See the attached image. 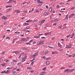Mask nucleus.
<instances>
[{
  "instance_id": "1",
  "label": "nucleus",
  "mask_w": 75,
  "mask_h": 75,
  "mask_svg": "<svg viewBox=\"0 0 75 75\" xmlns=\"http://www.w3.org/2000/svg\"><path fill=\"white\" fill-rule=\"evenodd\" d=\"M39 42H40V43L37 44V45H40L44 44V41L41 40Z\"/></svg>"
},
{
  "instance_id": "2",
  "label": "nucleus",
  "mask_w": 75,
  "mask_h": 75,
  "mask_svg": "<svg viewBox=\"0 0 75 75\" xmlns=\"http://www.w3.org/2000/svg\"><path fill=\"white\" fill-rule=\"evenodd\" d=\"M21 41H27V40L25 38H22L21 39Z\"/></svg>"
},
{
  "instance_id": "3",
  "label": "nucleus",
  "mask_w": 75,
  "mask_h": 75,
  "mask_svg": "<svg viewBox=\"0 0 75 75\" xmlns=\"http://www.w3.org/2000/svg\"><path fill=\"white\" fill-rule=\"evenodd\" d=\"M48 14H49V13L48 12H44V16H47V15H48Z\"/></svg>"
},
{
  "instance_id": "4",
  "label": "nucleus",
  "mask_w": 75,
  "mask_h": 75,
  "mask_svg": "<svg viewBox=\"0 0 75 75\" xmlns=\"http://www.w3.org/2000/svg\"><path fill=\"white\" fill-rule=\"evenodd\" d=\"M74 69H69L68 71V72L69 73V72H72V71H74Z\"/></svg>"
},
{
  "instance_id": "5",
  "label": "nucleus",
  "mask_w": 75,
  "mask_h": 75,
  "mask_svg": "<svg viewBox=\"0 0 75 75\" xmlns=\"http://www.w3.org/2000/svg\"><path fill=\"white\" fill-rule=\"evenodd\" d=\"M58 47H60V48H62V45H61V44H60L59 42H58Z\"/></svg>"
},
{
  "instance_id": "6",
  "label": "nucleus",
  "mask_w": 75,
  "mask_h": 75,
  "mask_svg": "<svg viewBox=\"0 0 75 75\" xmlns=\"http://www.w3.org/2000/svg\"><path fill=\"white\" fill-rule=\"evenodd\" d=\"M66 48H71V45H67V46L66 47Z\"/></svg>"
},
{
  "instance_id": "7",
  "label": "nucleus",
  "mask_w": 75,
  "mask_h": 75,
  "mask_svg": "<svg viewBox=\"0 0 75 75\" xmlns=\"http://www.w3.org/2000/svg\"><path fill=\"white\" fill-rule=\"evenodd\" d=\"M12 52L13 53H15L16 54H18V53H19V52L18 51H16L14 52Z\"/></svg>"
},
{
  "instance_id": "8",
  "label": "nucleus",
  "mask_w": 75,
  "mask_h": 75,
  "mask_svg": "<svg viewBox=\"0 0 75 75\" xmlns=\"http://www.w3.org/2000/svg\"><path fill=\"white\" fill-rule=\"evenodd\" d=\"M2 19H4V20H6V19H7V17L4 16L2 17Z\"/></svg>"
},
{
  "instance_id": "9",
  "label": "nucleus",
  "mask_w": 75,
  "mask_h": 75,
  "mask_svg": "<svg viewBox=\"0 0 75 75\" xmlns=\"http://www.w3.org/2000/svg\"><path fill=\"white\" fill-rule=\"evenodd\" d=\"M45 71H42L40 74V75H44V73H45Z\"/></svg>"
},
{
  "instance_id": "10",
  "label": "nucleus",
  "mask_w": 75,
  "mask_h": 75,
  "mask_svg": "<svg viewBox=\"0 0 75 75\" xmlns=\"http://www.w3.org/2000/svg\"><path fill=\"white\" fill-rule=\"evenodd\" d=\"M33 21L32 20H28L26 21V23H29L30 22H32Z\"/></svg>"
},
{
  "instance_id": "11",
  "label": "nucleus",
  "mask_w": 75,
  "mask_h": 75,
  "mask_svg": "<svg viewBox=\"0 0 75 75\" xmlns=\"http://www.w3.org/2000/svg\"><path fill=\"white\" fill-rule=\"evenodd\" d=\"M22 59H23L22 60V62H23L25 61V58H22Z\"/></svg>"
},
{
  "instance_id": "12",
  "label": "nucleus",
  "mask_w": 75,
  "mask_h": 75,
  "mask_svg": "<svg viewBox=\"0 0 75 75\" xmlns=\"http://www.w3.org/2000/svg\"><path fill=\"white\" fill-rule=\"evenodd\" d=\"M45 22V20H43L41 22V23H40V24H42V23H44Z\"/></svg>"
},
{
  "instance_id": "13",
  "label": "nucleus",
  "mask_w": 75,
  "mask_h": 75,
  "mask_svg": "<svg viewBox=\"0 0 75 75\" xmlns=\"http://www.w3.org/2000/svg\"><path fill=\"white\" fill-rule=\"evenodd\" d=\"M25 25H29V23H25L23 24V26H25Z\"/></svg>"
},
{
  "instance_id": "14",
  "label": "nucleus",
  "mask_w": 75,
  "mask_h": 75,
  "mask_svg": "<svg viewBox=\"0 0 75 75\" xmlns=\"http://www.w3.org/2000/svg\"><path fill=\"white\" fill-rule=\"evenodd\" d=\"M34 38H40V36H35L34 37Z\"/></svg>"
},
{
  "instance_id": "15",
  "label": "nucleus",
  "mask_w": 75,
  "mask_h": 75,
  "mask_svg": "<svg viewBox=\"0 0 75 75\" xmlns=\"http://www.w3.org/2000/svg\"><path fill=\"white\" fill-rule=\"evenodd\" d=\"M1 74H6V71H2L1 72Z\"/></svg>"
},
{
  "instance_id": "16",
  "label": "nucleus",
  "mask_w": 75,
  "mask_h": 75,
  "mask_svg": "<svg viewBox=\"0 0 75 75\" xmlns=\"http://www.w3.org/2000/svg\"><path fill=\"white\" fill-rule=\"evenodd\" d=\"M10 10H11V8H9L8 9H7V10H6V12H8V11H10Z\"/></svg>"
},
{
  "instance_id": "17",
  "label": "nucleus",
  "mask_w": 75,
  "mask_h": 75,
  "mask_svg": "<svg viewBox=\"0 0 75 75\" xmlns=\"http://www.w3.org/2000/svg\"><path fill=\"white\" fill-rule=\"evenodd\" d=\"M15 34H20V32H15Z\"/></svg>"
},
{
  "instance_id": "18",
  "label": "nucleus",
  "mask_w": 75,
  "mask_h": 75,
  "mask_svg": "<svg viewBox=\"0 0 75 75\" xmlns=\"http://www.w3.org/2000/svg\"><path fill=\"white\" fill-rule=\"evenodd\" d=\"M49 52H48V51H45V54H48Z\"/></svg>"
},
{
  "instance_id": "19",
  "label": "nucleus",
  "mask_w": 75,
  "mask_h": 75,
  "mask_svg": "<svg viewBox=\"0 0 75 75\" xmlns=\"http://www.w3.org/2000/svg\"><path fill=\"white\" fill-rule=\"evenodd\" d=\"M17 65L18 66H20V65H21V62H19V63H18Z\"/></svg>"
},
{
  "instance_id": "20",
  "label": "nucleus",
  "mask_w": 75,
  "mask_h": 75,
  "mask_svg": "<svg viewBox=\"0 0 75 75\" xmlns=\"http://www.w3.org/2000/svg\"><path fill=\"white\" fill-rule=\"evenodd\" d=\"M74 33H73L72 34L71 38H73V36H74Z\"/></svg>"
},
{
  "instance_id": "21",
  "label": "nucleus",
  "mask_w": 75,
  "mask_h": 75,
  "mask_svg": "<svg viewBox=\"0 0 75 75\" xmlns=\"http://www.w3.org/2000/svg\"><path fill=\"white\" fill-rule=\"evenodd\" d=\"M22 49L23 50H26V51H28V49L25 48H23Z\"/></svg>"
},
{
  "instance_id": "22",
  "label": "nucleus",
  "mask_w": 75,
  "mask_h": 75,
  "mask_svg": "<svg viewBox=\"0 0 75 75\" xmlns=\"http://www.w3.org/2000/svg\"><path fill=\"white\" fill-rule=\"evenodd\" d=\"M62 26L61 25L58 27V28L59 29H60V30H62Z\"/></svg>"
},
{
  "instance_id": "23",
  "label": "nucleus",
  "mask_w": 75,
  "mask_h": 75,
  "mask_svg": "<svg viewBox=\"0 0 75 75\" xmlns=\"http://www.w3.org/2000/svg\"><path fill=\"white\" fill-rule=\"evenodd\" d=\"M49 64H50V62H47L46 63V65H48Z\"/></svg>"
},
{
  "instance_id": "24",
  "label": "nucleus",
  "mask_w": 75,
  "mask_h": 75,
  "mask_svg": "<svg viewBox=\"0 0 75 75\" xmlns=\"http://www.w3.org/2000/svg\"><path fill=\"white\" fill-rule=\"evenodd\" d=\"M35 57H36V56L35 55V54H34L33 55L32 57H33V58L35 59Z\"/></svg>"
},
{
  "instance_id": "25",
  "label": "nucleus",
  "mask_w": 75,
  "mask_h": 75,
  "mask_svg": "<svg viewBox=\"0 0 75 75\" xmlns=\"http://www.w3.org/2000/svg\"><path fill=\"white\" fill-rule=\"evenodd\" d=\"M17 40V38H15V39H14L13 41V44H14V41H15V40Z\"/></svg>"
},
{
  "instance_id": "26",
  "label": "nucleus",
  "mask_w": 75,
  "mask_h": 75,
  "mask_svg": "<svg viewBox=\"0 0 75 75\" xmlns=\"http://www.w3.org/2000/svg\"><path fill=\"white\" fill-rule=\"evenodd\" d=\"M35 54L36 56H37V55H38V52H37L36 53H35Z\"/></svg>"
},
{
  "instance_id": "27",
  "label": "nucleus",
  "mask_w": 75,
  "mask_h": 75,
  "mask_svg": "<svg viewBox=\"0 0 75 75\" xmlns=\"http://www.w3.org/2000/svg\"><path fill=\"white\" fill-rule=\"evenodd\" d=\"M69 69H67L65 70H64V72H68V71H69Z\"/></svg>"
},
{
  "instance_id": "28",
  "label": "nucleus",
  "mask_w": 75,
  "mask_h": 75,
  "mask_svg": "<svg viewBox=\"0 0 75 75\" xmlns=\"http://www.w3.org/2000/svg\"><path fill=\"white\" fill-rule=\"evenodd\" d=\"M12 7L11 6H6L5 7L6 8H8V7Z\"/></svg>"
},
{
  "instance_id": "29",
  "label": "nucleus",
  "mask_w": 75,
  "mask_h": 75,
  "mask_svg": "<svg viewBox=\"0 0 75 75\" xmlns=\"http://www.w3.org/2000/svg\"><path fill=\"white\" fill-rule=\"evenodd\" d=\"M52 9L51 8H49V11H50H50H52Z\"/></svg>"
},
{
  "instance_id": "30",
  "label": "nucleus",
  "mask_w": 75,
  "mask_h": 75,
  "mask_svg": "<svg viewBox=\"0 0 75 75\" xmlns=\"http://www.w3.org/2000/svg\"><path fill=\"white\" fill-rule=\"evenodd\" d=\"M54 21H59V19H55L54 20Z\"/></svg>"
},
{
  "instance_id": "31",
  "label": "nucleus",
  "mask_w": 75,
  "mask_h": 75,
  "mask_svg": "<svg viewBox=\"0 0 75 75\" xmlns=\"http://www.w3.org/2000/svg\"><path fill=\"white\" fill-rule=\"evenodd\" d=\"M30 28V27L28 26L25 28V29H29V28Z\"/></svg>"
},
{
  "instance_id": "32",
  "label": "nucleus",
  "mask_w": 75,
  "mask_h": 75,
  "mask_svg": "<svg viewBox=\"0 0 75 75\" xmlns=\"http://www.w3.org/2000/svg\"><path fill=\"white\" fill-rule=\"evenodd\" d=\"M34 61L32 62L31 63V65H34Z\"/></svg>"
},
{
  "instance_id": "33",
  "label": "nucleus",
  "mask_w": 75,
  "mask_h": 75,
  "mask_svg": "<svg viewBox=\"0 0 75 75\" xmlns=\"http://www.w3.org/2000/svg\"><path fill=\"white\" fill-rule=\"evenodd\" d=\"M16 11L17 13H20V11L19 10H18V11L16 10Z\"/></svg>"
},
{
  "instance_id": "34",
  "label": "nucleus",
  "mask_w": 75,
  "mask_h": 75,
  "mask_svg": "<svg viewBox=\"0 0 75 75\" xmlns=\"http://www.w3.org/2000/svg\"><path fill=\"white\" fill-rule=\"evenodd\" d=\"M58 50H59V51H63V49H59Z\"/></svg>"
},
{
  "instance_id": "35",
  "label": "nucleus",
  "mask_w": 75,
  "mask_h": 75,
  "mask_svg": "<svg viewBox=\"0 0 75 75\" xmlns=\"http://www.w3.org/2000/svg\"><path fill=\"white\" fill-rule=\"evenodd\" d=\"M51 57H49L46 58V59H47V60H49L50 59H51Z\"/></svg>"
},
{
  "instance_id": "36",
  "label": "nucleus",
  "mask_w": 75,
  "mask_h": 75,
  "mask_svg": "<svg viewBox=\"0 0 75 75\" xmlns=\"http://www.w3.org/2000/svg\"><path fill=\"white\" fill-rule=\"evenodd\" d=\"M6 40H7V39H9V40L10 39V38L8 37H6Z\"/></svg>"
},
{
  "instance_id": "37",
  "label": "nucleus",
  "mask_w": 75,
  "mask_h": 75,
  "mask_svg": "<svg viewBox=\"0 0 75 75\" xmlns=\"http://www.w3.org/2000/svg\"><path fill=\"white\" fill-rule=\"evenodd\" d=\"M68 15H67L66 16V18H65V19L68 20Z\"/></svg>"
},
{
  "instance_id": "38",
  "label": "nucleus",
  "mask_w": 75,
  "mask_h": 75,
  "mask_svg": "<svg viewBox=\"0 0 75 75\" xmlns=\"http://www.w3.org/2000/svg\"><path fill=\"white\" fill-rule=\"evenodd\" d=\"M10 72V70H7L6 72V74H8V72Z\"/></svg>"
},
{
  "instance_id": "39",
  "label": "nucleus",
  "mask_w": 75,
  "mask_h": 75,
  "mask_svg": "<svg viewBox=\"0 0 75 75\" xmlns=\"http://www.w3.org/2000/svg\"><path fill=\"white\" fill-rule=\"evenodd\" d=\"M75 14L74 13H73L71 14V16L72 17V16H75Z\"/></svg>"
},
{
  "instance_id": "40",
  "label": "nucleus",
  "mask_w": 75,
  "mask_h": 75,
  "mask_svg": "<svg viewBox=\"0 0 75 75\" xmlns=\"http://www.w3.org/2000/svg\"><path fill=\"white\" fill-rule=\"evenodd\" d=\"M11 64L12 65H15V63H14V62H12L11 63Z\"/></svg>"
},
{
  "instance_id": "41",
  "label": "nucleus",
  "mask_w": 75,
  "mask_h": 75,
  "mask_svg": "<svg viewBox=\"0 0 75 75\" xmlns=\"http://www.w3.org/2000/svg\"><path fill=\"white\" fill-rule=\"evenodd\" d=\"M12 68H13V67L10 68L9 67H8L7 68V69H12Z\"/></svg>"
},
{
  "instance_id": "42",
  "label": "nucleus",
  "mask_w": 75,
  "mask_h": 75,
  "mask_svg": "<svg viewBox=\"0 0 75 75\" xmlns=\"http://www.w3.org/2000/svg\"><path fill=\"white\" fill-rule=\"evenodd\" d=\"M11 0H9V1L7 2V3H11Z\"/></svg>"
},
{
  "instance_id": "43",
  "label": "nucleus",
  "mask_w": 75,
  "mask_h": 75,
  "mask_svg": "<svg viewBox=\"0 0 75 75\" xmlns=\"http://www.w3.org/2000/svg\"><path fill=\"white\" fill-rule=\"evenodd\" d=\"M34 60H35V58H33V59L30 60V61L31 62H33V61H34Z\"/></svg>"
},
{
  "instance_id": "44",
  "label": "nucleus",
  "mask_w": 75,
  "mask_h": 75,
  "mask_svg": "<svg viewBox=\"0 0 75 75\" xmlns=\"http://www.w3.org/2000/svg\"><path fill=\"white\" fill-rule=\"evenodd\" d=\"M12 72L13 74H16V71H13Z\"/></svg>"
},
{
  "instance_id": "45",
  "label": "nucleus",
  "mask_w": 75,
  "mask_h": 75,
  "mask_svg": "<svg viewBox=\"0 0 75 75\" xmlns=\"http://www.w3.org/2000/svg\"><path fill=\"white\" fill-rule=\"evenodd\" d=\"M37 21H38V20H35V21H33V23H35V22H37Z\"/></svg>"
},
{
  "instance_id": "46",
  "label": "nucleus",
  "mask_w": 75,
  "mask_h": 75,
  "mask_svg": "<svg viewBox=\"0 0 75 75\" xmlns=\"http://www.w3.org/2000/svg\"><path fill=\"white\" fill-rule=\"evenodd\" d=\"M21 55H20L18 57V59H20V58H21Z\"/></svg>"
},
{
  "instance_id": "47",
  "label": "nucleus",
  "mask_w": 75,
  "mask_h": 75,
  "mask_svg": "<svg viewBox=\"0 0 75 75\" xmlns=\"http://www.w3.org/2000/svg\"><path fill=\"white\" fill-rule=\"evenodd\" d=\"M5 66V64L3 63L2 64V66L4 67V66Z\"/></svg>"
},
{
  "instance_id": "48",
  "label": "nucleus",
  "mask_w": 75,
  "mask_h": 75,
  "mask_svg": "<svg viewBox=\"0 0 75 75\" xmlns=\"http://www.w3.org/2000/svg\"><path fill=\"white\" fill-rule=\"evenodd\" d=\"M37 2L38 3H40V0H38V1H37Z\"/></svg>"
},
{
  "instance_id": "49",
  "label": "nucleus",
  "mask_w": 75,
  "mask_h": 75,
  "mask_svg": "<svg viewBox=\"0 0 75 75\" xmlns=\"http://www.w3.org/2000/svg\"><path fill=\"white\" fill-rule=\"evenodd\" d=\"M35 11L38 13H39V11H38V10H36Z\"/></svg>"
},
{
  "instance_id": "50",
  "label": "nucleus",
  "mask_w": 75,
  "mask_h": 75,
  "mask_svg": "<svg viewBox=\"0 0 75 75\" xmlns=\"http://www.w3.org/2000/svg\"><path fill=\"white\" fill-rule=\"evenodd\" d=\"M47 68V67H45V68H43V69L42 70H43V71H45V69Z\"/></svg>"
},
{
  "instance_id": "51",
  "label": "nucleus",
  "mask_w": 75,
  "mask_h": 75,
  "mask_svg": "<svg viewBox=\"0 0 75 75\" xmlns=\"http://www.w3.org/2000/svg\"><path fill=\"white\" fill-rule=\"evenodd\" d=\"M47 35H51V32L47 33Z\"/></svg>"
},
{
  "instance_id": "52",
  "label": "nucleus",
  "mask_w": 75,
  "mask_h": 75,
  "mask_svg": "<svg viewBox=\"0 0 75 75\" xmlns=\"http://www.w3.org/2000/svg\"><path fill=\"white\" fill-rule=\"evenodd\" d=\"M66 10L65 8H63L61 9V10Z\"/></svg>"
},
{
  "instance_id": "53",
  "label": "nucleus",
  "mask_w": 75,
  "mask_h": 75,
  "mask_svg": "<svg viewBox=\"0 0 75 75\" xmlns=\"http://www.w3.org/2000/svg\"><path fill=\"white\" fill-rule=\"evenodd\" d=\"M23 12L25 13H27V11H23Z\"/></svg>"
},
{
  "instance_id": "54",
  "label": "nucleus",
  "mask_w": 75,
  "mask_h": 75,
  "mask_svg": "<svg viewBox=\"0 0 75 75\" xmlns=\"http://www.w3.org/2000/svg\"><path fill=\"white\" fill-rule=\"evenodd\" d=\"M72 16L71 15H69V18H72Z\"/></svg>"
},
{
  "instance_id": "55",
  "label": "nucleus",
  "mask_w": 75,
  "mask_h": 75,
  "mask_svg": "<svg viewBox=\"0 0 75 75\" xmlns=\"http://www.w3.org/2000/svg\"><path fill=\"white\" fill-rule=\"evenodd\" d=\"M60 6L59 5H57L56 6L57 8H58Z\"/></svg>"
},
{
  "instance_id": "56",
  "label": "nucleus",
  "mask_w": 75,
  "mask_h": 75,
  "mask_svg": "<svg viewBox=\"0 0 75 75\" xmlns=\"http://www.w3.org/2000/svg\"><path fill=\"white\" fill-rule=\"evenodd\" d=\"M64 4V3H60V4H61V5H62V4Z\"/></svg>"
},
{
  "instance_id": "57",
  "label": "nucleus",
  "mask_w": 75,
  "mask_h": 75,
  "mask_svg": "<svg viewBox=\"0 0 75 75\" xmlns=\"http://www.w3.org/2000/svg\"><path fill=\"white\" fill-rule=\"evenodd\" d=\"M75 8V7H72L71 8V10H74Z\"/></svg>"
},
{
  "instance_id": "58",
  "label": "nucleus",
  "mask_w": 75,
  "mask_h": 75,
  "mask_svg": "<svg viewBox=\"0 0 75 75\" xmlns=\"http://www.w3.org/2000/svg\"><path fill=\"white\" fill-rule=\"evenodd\" d=\"M68 67H69V68H71V67H72V66H69Z\"/></svg>"
},
{
  "instance_id": "59",
  "label": "nucleus",
  "mask_w": 75,
  "mask_h": 75,
  "mask_svg": "<svg viewBox=\"0 0 75 75\" xmlns=\"http://www.w3.org/2000/svg\"><path fill=\"white\" fill-rule=\"evenodd\" d=\"M45 7H46V8H48V6L47 5H46Z\"/></svg>"
},
{
  "instance_id": "60",
  "label": "nucleus",
  "mask_w": 75,
  "mask_h": 75,
  "mask_svg": "<svg viewBox=\"0 0 75 75\" xmlns=\"http://www.w3.org/2000/svg\"><path fill=\"white\" fill-rule=\"evenodd\" d=\"M42 58H43L44 59H45L46 58V57H45V56H43L42 57Z\"/></svg>"
},
{
  "instance_id": "61",
  "label": "nucleus",
  "mask_w": 75,
  "mask_h": 75,
  "mask_svg": "<svg viewBox=\"0 0 75 75\" xmlns=\"http://www.w3.org/2000/svg\"><path fill=\"white\" fill-rule=\"evenodd\" d=\"M25 31H26V32L27 33V32H30L29 30H25Z\"/></svg>"
},
{
  "instance_id": "62",
  "label": "nucleus",
  "mask_w": 75,
  "mask_h": 75,
  "mask_svg": "<svg viewBox=\"0 0 75 75\" xmlns=\"http://www.w3.org/2000/svg\"><path fill=\"white\" fill-rule=\"evenodd\" d=\"M70 36H71V35H69L67 36V37L68 38L69 37H70Z\"/></svg>"
},
{
  "instance_id": "63",
  "label": "nucleus",
  "mask_w": 75,
  "mask_h": 75,
  "mask_svg": "<svg viewBox=\"0 0 75 75\" xmlns=\"http://www.w3.org/2000/svg\"><path fill=\"white\" fill-rule=\"evenodd\" d=\"M58 52L57 51L54 52V54H58Z\"/></svg>"
},
{
  "instance_id": "64",
  "label": "nucleus",
  "mask_w": 75,
  "mask_h": 75,
  "mask_svg": "<svg viewBox=\"0 0 75 75\" xmlns=\"http://www.w3.org/2000/svg\"><path fill=\"white\" fill-rule=\"evenodd\" d=\"M27 69H29V70H30V67H28L27 68Z\"/></svg>"
}]
</instances>
